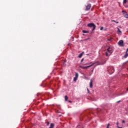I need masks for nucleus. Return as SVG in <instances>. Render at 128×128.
<instances>
[{
	"label": "nucleus",
	"instance_id": "18",
	"mask_svg": "<svg viewBox=\"0 0 128 128\" xmlns=\"http://www.w3.org/2000/svg\"><path fill=\"white\" fill-rule=\"evenodd\" d=\"M78 80V78H76V77H74V82H76V80Z\"/></svg>",
	"mask_w": 128,
	"mask_h": 128
},
{
	"label": "nucleus",
	"instance_id": "10",
	"mask_svg": "<svg viewBox=\"0 0 128 128\" xmlns=\"http://www.w3.org/2000/svg\"><path fill=\"white\" fill-rule=\"evenodd\" d=\"M54 124L52 123L50 125V126L49 128H54Z\"/></svg>",
	"mask_w": 128,
	"mask_h": 128
},
{
	"label": "nucleus",
	"instance_id": "1",
	"mask_svg": "<svg viewBox=\"0 0 128 128\" xmlns=\"http://www.w3.org/2000/svg\"><path fill=\"white\" fill-rule=\"evenodd\" d=\"M87 26H88V28H93L92 32H94V30H96V25L94 23L88 24Z\"/></svg>",
	"mask_w": 128,
	"mask_h": 128
},
{
	"label": "nucleus",
	"instance_id": "9",
	"mask_svg": "<svg viewBox=\"0 0 128 128\" xmlns=\"http://www.w3.org/2000/svg\"><path fill=\"white\" fill-rule=\"evenodd\" d=\"M90 88H92V80H90Z\"/></svg>",
	"mask_w": 128,
	"mask_h": 128
},
{
	"label": "nucleus",
	"instance_id": "11",
	"mask_svg": "<svg viewBox=\"0 0 128 128\" xmlns=\"http://www.w3.org/2000/svg\"><path fill=\"white\" fill-rule=\"evenodd\" d=\"M106 56H110V54L108 52H106Z\"/></svg>",
	"mask_w": 128,
	"mask_h": 128
},
{
	"label": "nucleus",
	"instance_id": "4",
	"mask_svg": "<svg viewBox=\"0 0 128 128\" xmlns=\"http://www.w3.org/2000/svg\"><path fill=\"white\" fill-rule=\"evenodd\" d=\"M122 12L123 13L124 16V18H128V12H126L124 10H122Z\"/></svg>",
	"mask_w": 128,
	"mask_h": 128
},
{
	"label": "nucleus",
	"instance_id": "19",
	"mask_svg": "<svg viewBox=\"0 0 128 128\" xmlns=\"http://www.w3.org/2000/svg\"><path fill=\"white\" fill-rule=\"evenodd\" d=\"M116 124H117V126H118V128H122V127H120V126H118V122H116Z\"/></svg>",
	"mask_w": 128,
	"mask_h": 128
},
{
	"label": "nucleus",
	"instance_id": "14",
	"mask_svg": "<svg viewBox=\"0 0 128 128\" xmlns=\"http://www.w3.org/2000/svg\"><path fill=\"white\" fill-rule=\"evenodd\" d=\"M64 98H65L66 102H68V96H65Z\"/></svg>",
	"mask_w": 128,
	"mask_h": 128
},
{
	"label": "nucleus",
	"instance_id": "27",
	"mask_svg": "<svg viewBox=\"0 0 128 128\" xmlns=\"http://www.w3.org/2000/svg\"><path fill=\"white\" fill-rule=\"evenodd\" d=\"M83 61H84V58H82V59L81 60V62H82Z\"/></svg>",
	"mask_w": 128,
	"mask_h": 128
},
{
	"label": "nucleus",
	"instance_id": "13",
	"mask_svg": "<svg viewBox=\"0 0 128 128\" xmlns=\"http://www.w3.org/2000/svg\"><path fill=\"white\" fill-rule=\"evenodd\" d=\"M128 53L126 52V54L124 56V58H128Z\"/></svg>",
	"mask_w": 128,
	"mask_h": 128
},
{
	"label": "nucleus",
	"instance_id": "21",
	"mask_svg": "<svg viewBox=\"0 0 128 128\" xmlns=\"http://www.w3.org/2000/svg\"><path fill=\"white\" fill-rule=\"evenodd\" d=\"M112 22H116V24H118V22H116V20H112Z\"/></svg>",
	"mask_w": 128,
	"mask_h": 128
},
{
	"label": "nucleus",
	"instance_id": "17",
	"mask_svg": "<svg viewBox=\"0 0 128 128\" xmlns=\"http://www.w3.org/2000/svg\"><path fill=\"white\" fill-rule=\"evenodd\" d=\"M82 53L78 55V58H82Z\"/></svg>",
	"mask_w": 128,
	"mask_h": 128
},
{
	"label": "nucleus",
	"instance_id": "5",
	"mask_svg": "<svg viewBox=\"0 0 128 128\" xmlns=\"http://www.w3.org/2000/svg\"><path fill=\"white\" fill-rule=\"evenodd\" d=\"M90 8H92V4H88L86 6V8L85 9V10H90Z\"/></svg>",
	"mask_w": 128,
	"mask_h": 128
},
{
	"label": "nucleus",
	"instance_id": "15",
	"mask_svg": "<svg viewBox=\"0 0 128 128\" xmlns=\"http://www.w3.org/2000/svg\"><path fill=\"white\" fill-rule=\"evenodd\" d=\"M75 78H78V73H76Z\"/></svg>",
	"mask_w": 128,
	"mask_h": 128
},
{
	"label": "nucleus",
	"instance_id": "6",
	"mask_svg": "<svg viewBox=\"0 0 128 128\" xmlns=\"http://www.w3.org/2000/svg\"><path fill=\"white\" fill-rule=\"evenodd\" d=\"M118 46H124V40H120L118 42Z\"/></svg>",
	"mask_w": 128,
	"mask_h": 128
},
{
	"label": "nucleus",
	"instance_id": "22",
	"mask_svg": "<svg viewBox=\"0 0 128 128\" xmlns=\"http://www.w3.org/2000/svg\"><path fill=\"white\" fill-rule=\"evenodd\" d=\"M110 126V123H108V125H107L106 128H109Z\"/></svg>",
	"mask_w": 128,
	"mask_h": 128
},
{
	"label": "nucleus",
	"instance_id": "26",
	"mask_svg": "<svg viewBox=\"0 0 128 128\" xmlns=\"http://www.w3.org/2000/svg\"><path fill=\"white\" fill-rule=\"evenodd\" d=\"M87 90L88 94H90V90H88V88H87Z\"/></svg>",
	"mask_w": 128,
	"mask_h": 128
},
{
	"label": "nucleus",
	"instance_id": "32",
	"mask_svg": "<svg viewBox=\"0 0 128 128\" xmlns=\"http://www.w3.org/2000/svg\"><path fill=\"white\" fill-rule=\"evenodd\" d=\"M92 72H94V70H92Z\"/></svg>",
	"mask_w": 128,
	"mask_h": 128
},
{
	"label": "nucleus",
	"instance_id": "2",
	"mask_svg": "<svg viewBox=\"0 0 128 128\" xmlns=\"http://www.w3.org/2000/svg\"><path fill=\"white\" fill-rule=\"evenodd\" d=\"M104 64H106V62L102 63V62H94V63L92 64L91 65H90L89 66H89L88 68H90V66H94V64H96V66H100V65Z\"/></svg>",
	"mask_w": 128,
	"mask_h": 128
},
{
	"label": "nucleus",
	"instance_id": "7",
	"mask_svg": "<svg viewBox=\"0 0 128 128\" xmlns=\"http://www.w3.org/2000/svg\"><path fill=\"white\" fill-rule=\"evenodd\" d=\"M107 52H108L110 54H112V50H110V47L107 49Z\"/></svg>",
	"mask_w": 128,
	"mask_h": 128
},
{
	"label": "nucleus",
	"instance_id": "12",
	"mask_svg": "<svg viewBox=\"0 0 128 128\" xmlns=\"http://www.w3.org/2000/svg\"><path fill=\"white\" fill-rule=\"evenodd\" d=\"M117 30H118V34H122V31H120V28H118Z\"/></svg>",
	"mask_w": 128,
	"mask_h": 128
},
{
	"label": "nucleus",
	"instance_id": "33",
	"mask_svg": "<svg viewBox=\"0 0 128 128\" xmlns=\"http://www.w3.org/2000/svg\"><path fill=\"white\" fill-rule=\"evenodd\" d=\"M120 101H118V102H120Z\"/></svg>",
	"mask_w": 128,
	"mask_h": 128
},
{
	"label": "nucleus",
	"instance_id": "30",
	"mask_svg": "<svg viewBox=\"0 0 128 128\" xmlns=\"http://www.w3.org/2000/svg\"><path fill=\"white\" fill-rule=\"evenodd\" d=\"M48 124H50V123L48 122L47 126H48Z\"/></svg>",
	"mask_w": 128,
	"mask_h": 128
},
{
	"label": "nucleus",
	"instance_id": "8",
	"mask_svg": "<svg viewBox=\"0 0 128 128\" xmlns=\"http://www.w3.org/2000/svg\"><path fill=\"white\" fill-rule=\"evenodd\" d=\"M88 67H89V66H80V68H82L83 70H86V68H88Z\"/></svg>",
	"mask_w": 128,
	"mask_h": 128
},
{
	"label": "nucleus",
	"instance_id": "28",
	"mask_svg": "<svg viewBox=\"0 0 128 128\" xmlns=\"http://www.w3.org/2000/svg\"><path fill=\"white\" fill-rule=\"evenodd\" d=\"M68 102H70V103H72V101H70V100H68Z\"/></svg>",
	"mask_w": 128,
	"mask_h": 128
},
{
	"label": "nucleus",
	"instance_id": "24",
	"mask_svg": "<svg viewBox=\"0 0 128 128\" xmlns=\"http://www.w3.org/2000/svg\"><path fill=\"white\" fill-rule=\"evenodd\" d=\"M104 30V28L102 26L100 28V30Z\"/></svg>",
	"mask_w": 128,
	"mask_h": 128
},
{
	"label": "nucleus",
	"instance_id": "16",
	"mask_svg": "<svg viewBox=\"0 0 128 128\" xmlns=\"http://www.w3.org/2000/svg\"><path fill=\"white\" fill-rule=\"evenodd\" d=\"M82 32H84V34H88V31L83 30Z\"/></svg>",
	"mask_w": 128,
	"mask_h": 128
},
{
	"label": "nucleus",
	"instance_id": "3",
	"mask_svg": "<svg viewBox=\"0 0 128 128\" xmlns=\"http://www.w3.org/2000/svg\"><path fill=\"white\" fill-rule=\"evenodd\" d=\"M108 72L110 74H114V67L109 68H108Z\"/></svg>",
	"mask_w": 128,
	"mask_h": 128
},
{
	"label": "nucleus",
	"instance_id": "20",
	"mask_svg": "<svg viewBox=\"0 0 128 128\" xmlns=\"http://www.w3.org/2000/svg\"><path fill=\"white\" fill-rule=\"evenodd\" d=\"M126 2H127V0H124V2H123L124 4H126Z\"/></svg>",
	"mask_w": 128,
	"mask_h": 128
},
{
	"label": "nucleus",
	"instance_id": "29",
	"mask_svg": "<svg viewBox=\"0 0 128 128\" xmlns=\"http://www.w3.org/2000/svg\"><path fill=\"white\" fill-rule=\"evenodd\" d=\"M128 52V48L126 49V52Z\"/></svg>",
	"mask_w": 128,
	"mask_h": 128
},
{
	"label": "nucleus",
	"instance_id": "25",
	"mask_svg": "<svg viewBox=\"0 0 128 128\" xmlns=\"http://www.w3.org/2000/svg\"><path fill=\"white\" fill-rule=\"evenodd\" d=\"M122 124H124V123L126 122H125L124 120H123L122 121Z\"/></svg>",
	"mask_w": 128,
	"mask_h": 128
},
{
	"label": "nucleus",
	"instance_id": "31",
	"mask_svg": "<svg viewBox=\"0 0 128 128\" xmlns=\"http://www.w3.org/2000/svg\"><path fill=\"white\" fill-rule=\"evenodd\" d=\"M126 90H127V92H128V88H127Z\"/></svg>",
	"mask_w": 128,
	"mask_h": 128
},
{
	"label": "nucleus",
	"instance_id": "23",
	"mask_svg": "<svg viewBox=\"0 0 128 128\" xmlns=\"http://www.w3.org/2000/svg\"><path fill=\"white\" fill-rule=\"evenodd\" d=\"M112 40V38H110V39H108V42H110Z\"/></svg>",
	"mask_w": 128,
	"mask_h": 128
}]
</instances>
